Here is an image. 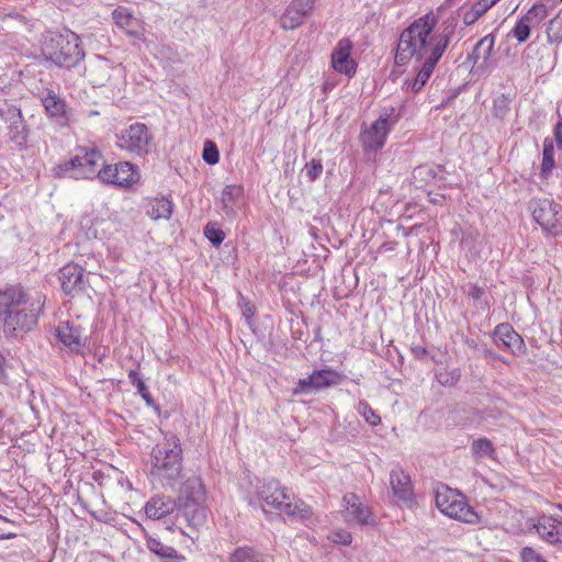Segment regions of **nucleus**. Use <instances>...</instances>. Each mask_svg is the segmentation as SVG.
<instances>
[{"instance_id": "7", "label": "nucleus", "mask_w": 562, "mask_h": 562, "mask_svg": "<svg viewBox=\"0 0 562 562\" xmlns=\"http://www.w3.org/2000/svg\"><path fill=\"white\" fill-rule=\"evenodd\" d=\"M435 502L437 508L446 516L465 524L485 522L482 514L471 507L465 498L454 491L443 487L436 492Z\"/></svg>"}, {"instance_id": "26", "label": "nucleus", "mask_w": 562, "mask_h": 562, "mask_svg": "<svg viewBox=\"0 0 562 562\" xmlns=\"http://www.w3.org/2000/svg\"><path fill=\"white\" fill-rule=\"evenodd\" d=\"M177 501L168 496H156L150 498L145 505V514L148 518L158 520L176 508Z\"/></svg>"}, {"instance_id": "31", "label": "nucleus", "mask_w": 562, "mask_h": 562, "mask_svg": "<svg viewBox=\"0 0 562 562\" xmlns=\"http://www.w3.org/2000/svg\"><path fill=\"white\" fill-rule=\"evenodd\" d=\"M228 562H263V555L252 547H238L231 553Z\"/></svg>"}, {"instance_id": "14", "label": "nucleus", "mask_w": 562, "mask_h": 562, "mask_svg": "<svg viewBox=\"0 0 562 562\" xmlns=\"http://www.w3.org/2000/svg\"><path fill=\"white\" fill-rule=\"evenodd\" d=\"M495 44V35L490 33L482 37L473 47L468 60L476 66L477 71H491L495 67V60L492 58Z\"/></svg>"}, {"instance_id": "9", "label": "nucleus", "mask_w": 562, "mask_h": 562, "mask_svg": "<svg viewBox=\"0 0 562 562\" xmlns=\"http://www.w3.org/2000/svg\"><path fill=\"white\" fill-rule=\"evenodd\" d=\"M394 108L384 109V112L369 127L361 130L359 140L366 154L381 149L386 142V136L398 122V114Z\"/></svg>"}, {"instance_id": "4", "label": "nucleus", "mask_w": 562, "mask_h": 562, "mask_svg": "<svg viewBox=\"0 0 562 562\" xmlns=\"http://www.w3.org/2000/svg\"><path fill=\"white\" fill-rule=\"evenodd\" d=\"M43 53L47 60L67 69L77 67L85 57L79 36L70 31L50 34L44 43Z\"/></svg>"}, {"instance_id": "19", "label": "nucleus", "mask_w": 562, "mask_h": 562, "mask_svg": "<svg viewBox=\"0 0 562 562\" xmlns=\"http://www.w3.org/2000/svg\"><path fill=\"white\" fill-rule=\"evenodd\" d=\"M315 0H293L280 19L281 27L293 30L300 26L314 9Z\"/></svg>"}, {"instance_id": "11", "label": "nucleus", "mask_w": 562, "mask_h": 562, "mask_svg": "<svg viewBox=\"0 0 562 562\" xmlns=\"http://www.w3.org/2000/svg\"><path fill=\"white\" fill-rule=\"evenodd\" d=\"M41 103L48 120L58 128L69 127L74 121L72 109L65 98L53 89H45L41 93Z\"/></svg>"}, {"instance_id": "51", "label": "nucleus", "mask_w": 562, "mask_h": 562, "mask_svg": "<svg viewBox=\"0 0 562 562\" xmlns=\"http://www.w3.org/2000/svg\"><path fill=\"white\" fill-rule=\"evenodd\" d=\"M128 380L136 387L139 383H144V380L138 371L130 370L128 371Z\"/></svg>"}, {"instance_id": "25", "label": "nucleus", "mask_w": 562, "mask_h": 562, "mask_svg": "<svg viewBox=\"0 0 562 562\" xmlns=\"http://www.w3.org/2000/svg\"><path fill=\"white\" fill-rule=\"evenodd\" d=\"M177 501L205 502V487L199 476H190L181 483Z\"/></svg>"}, {"instance_id": "13", "label": "nucleus", "mask_w": 562, "mask_h": 562, "mask_svg": "<svg viewBox=\"0 0 562 562\" xmlns=\"http://www.w3.org/2000/svg\"><path fill=\"white\" fill-rule=\"evenodd\" d=\"M99 179L109 184L126 188L138 181L139 173L137 167L128 161L103 164L99 170Z\"/></svg>"}, {"instance_id": "45", "label": "nucleus", "mask_w": 562, "mask_h": 562, "mask_svg": "<svg viewBox=\"0 0 562 562\" xmlns=\"http://www.w3.org/2000/svg\"><path fill=\"white\" fill-rule=\"evenodd\" d=\"M238 305L240 306L243 311V315L246 319H250L255 315V307L254 305L246 300L243 295H240Z\"/></svg>"}, {"instance_id": "12", "label": "nucleus", "mask_w": 562, "mask_h": 562, "mask_svg": "<svg viewBox=\"0 0 562 562\" xmlns=\"http://www.w3.org/2000/svg\"><path fill=\"white\" fill-rule=\"evenodd\" d=\"M342 380L344 375L341 373L329 367H326L324 369L313 371L308 376L304 379H300L293 389V394H310L312 392L338 385Z\"/></svg>"}, {"instance_id": "2", "label": "nucleus", "mask_w": 562, "mask_h": 562, "mask_svg": "<svg viewBox=\"0 0 562 562\" xmlns=\"http://www.w3.org/2000/svg\"><path fill=\"white\" fill-rule=\"evenodd\" d=\"M44 306L41 294L32 293L22 285L0 290V323L8 338L32 330Z\"/></svg>"}, {"instance_id": "42", "label": "nucleus", "mask_w": 562, "mask_h": 562, "mask_svg": "<svg viewBox=\"0 0 562 562\" xmlns=\"http://www.w3.org/2000/svg\"><path fill=\"white\" fill-rule=\"evenodd\" d=\"M328 538L334 543H340L344 546H349L352 541L351 533L342 529L331 531Z\"/></svg>"}, {"instance_id": "40", "label": "nucleus", "mask_w": 562, "mask_h": 562, "mask_svg": "<svg viewBox=\"0 0 562 562\" xmlns=\"http://www.w3.org/2000/svg\"><path fill=\"white\" fill-rule=\"evenodd\" d=\"M306 176L310 181H315L318 179L323 172V164L321 159H312L310 162L305 165Z\"/></svg>"}, {"instance_id": "41", "label": "nucleus", "mask_w": 562, "mask_h": 562, "mask_svg": "<svg viewBox=\"0 0 562 562\" xmlns=\"http://www.w3.org/2000/svg\"><path fill=\"white\" fill-rule=\"evenodd\" d=\"M520 562H548L531 547H524L519 552Z\"/></svg>"}, {"instance_id": "5", "label": "nucleus", "mask_w": 562, "mask_h": 562, "mask_svg": "<svg viewBox=\"0 0 562 562\" xmlns=\"http://www.w3.org/2000/svg\"><path fill=\"white\" fill-rule=\"evenodd\" d=\"M103 162V155L99 149L79 147L77 154L60 162L55 171L58 177L63 178L94 179L99 178V170Z\"/></svg>"}, {"instance_id": "8", "label": "nucleus", "mask_w": 562, "mask_h": 562, "mask_svg": "<svg viewBox=\"0 0 562 562\" xmlns=\"http://www.w3.org/2000/svg\"><path fill=\"white\" fill-rule=\"evenodd\" d=\"M116 146L131 155L145 157L154 147V135L144 123H133L116 134Z\"/></svg>"}, {"instance_id": "48", "label": "nucleus", "mask_w": 562, "mask_h": 562, "mask_svg": "<svg viewBox=\"0 0 562 562\" xmlns=\"http://www.w3.org/2000/svg\"><path fill=\"white\" fill-rule=\"evenodd\" d=\"M484 292L485 291L482 286H479L477 284H471L468 295L472 300L477 301L483 296Z\"/></svg>"}, {"instance_id": "18", "label": "nucleus", "mask_w": 562, "mask_h": 562, "mask_svg": "<svg viewBox=\"0 0 562 562\" xmlns=\"http://www.w3.org/2000/svg\"><path fill=\"white\" fill-rule=\"evenodd\" d=\"M344 510L342 515L347 522H356L362 526L373 524L372 513L366 505L362 504L360 498L353 494L348 493L342 497Z\"/></svg>"}, {"instance_id": "29", "label": "nucleus", "mask_w": 562, "mask_h": 562, "mask_svg": "<svg viewBox=\"0 0 562 562\" xmlns=\"http://www.w3.org/2000/svg\"><path fill=\"white\" fill-rule=\"evenodd\" d=\"M555 168L553 139L546 137L543 140L542 162L540 166V178L548 180Z\"/></svg>"}, {"instance_id": "46", "label": "nucleus", "mask_w": 562, "mask_h": 562, "mask_svg": "<svg viewBox=\"0 0 562 562\" xmlns=\"http://www.w3.org/2000/svg\"><path fill=\"white\" fill-rule=\"evenodd\" d=\"M498 0H476L473 5L475 7L476 13L484 14L490 8H492Z\"/></svg>"}, {"instance_id": "44", "label": "nucleus", "mask_w": 562, "mask_h": 562, "mask_svg": "<svg viewBox=\"0 0 562 562\" xmlns=\"http://www.w3.org/2000/svg\"><path fill=\"white\" fill-rule=\"evenodd\" d=\"M137 393L142 396V398L146 402L148 406L156 407V403L154 397L151 396L148 387L146 386L145 382L139 383L138 386H136Z\"/></svg>"}, {"instance_id": "24", "label": "nucleus", "mask_w": 562, "mask_h": 562, "mask_svg": "<svg viewBox=\"0 0 562 562\" xmlns=\"http://www.w3.org/2000/svg\"><path fill=\"white\" fill-rule=\"evenodd\" d=\"M537 533L551 544L562 542V520L543 516L535 525Z\"/></svg>"}, {"instance_id": "47", "label": "nucleus", "mask_w": 562, "mask_h": 562, "mask_svg": "<svg viewBox=\"0 0 562 562\" xmlns=\"http://www.w3.org/2000/svg\"><path fill=\"white\" fill-rule=\"evenodd\" d=\"M411 351H412V355L414 356V358H416L418 360L425 359L426 356L428 355L427 348L424 346H420V345L412 346Z\"/></svg>"}, {"instance_id": "55", "label": "nucleus", "mask_w": 562, "mask_h": 562, "mask_svg": "<svg viewBox=\"0 0 562 562\" xmlns=\"http://www.w3.org/2000/svg\"><path fill=\"white\" fill-rule=\"evenodd\" d=\"M557 508H559L562 512V503L555 505Z\"/></svg>"}, {"instance_id": "22", "label": "nucleus", "mask_w": 562, "mask_h": 562, "mask_svg": "<svg viewBox=\"0 0 562 562\" xmlns=\"http://www.w3.org/2000/svg\"><path fill=\"white\" fill-rule=\"evenodd\" d=\"M178 515H181L189 526L198 528L206 520L204 502L177 501Z\"/></svg>"}, {"instance_id": "30", "label": "nucleus", "mask_w": 562, "mask_h": 562, "mask_svg": "<svg viewBox=\"0 0 562 562\" xmlns=\"http://www.w3.org/2000/svg\"><path fill=\"white\" fill-rule=\"evenodd\" d=\"M243 193V189L236 184H227L222 191V209L227 214L231 215L234 213V205L237 199L240 198Z\"/></svg>"}, {"instance_id": "32", "label": "nucleus", "mask_w": 562, "mask_h": 562, "mask_svg": "<svg viewBox=\"0 0 562 562\" xmlns=\"http://www.w3.org/2000/svg\"><path fill=\"white\" fill-rule=\"evenodd\" d=\"M510 334H516L513 326L508 323L498 324L493 330L494 342L498 348L506 349L512 341Z\"/></svg>"}, {"instance_id": "3", "label": "nucleus", "mask_w": 562, "mask_h": 562, "mask_svg": "<svg viewBox=\"0 0 562 562\" xmlns=\"http://www.w3.org/2000/svg\"><path fill=\"white\" fill-rule=\"evenodd\" d=\"M182 471V447L180 439L168 434L155 445L150 452L149 475L165 486L175 487Z\"/></svg>"}, {"instance_id": "15", "label": "nucleus", "mask_w": 562, "mask_h": 562, "mask_svg": "<svg viewBox=\"0 0 562 562\" xmlns=\"http://www.w3.org/2000/svg\"><path fill=\"white\" fill-rule=\"evenodd\" d=\"M60 288L66 295H76L87 286L85 269L77 263H67L58 272Z\"/></svg>"}, {"instance_id": "34", "label": "nucleus", "mask_w": 562, "mask_h": 562, "mask_svg": "<svg viewBox=\"0 0 562 562\" xmlns=\"http://www.w3.org/2000/svg\"><path fill=\"white\" fill-rule=\"evenodd\" d=\"M547 15V7L543 3H536L525 13L522 18L525 21L530 22L531 25H537L542 22Z\"/></svg>"}, {"instance_id": "17", "label": "nucleus", "mask_w": 562, "mask_h": 562, "mask_svg": "<svg viewBox=\"0 0 562 562\" xmlns=\"http://www.w3.org/2000/svg\"><path fill=\"white\" fill-rule=\"evenodd\" d=\"M0 116L9 123L11 140L19 147L25 146L29 138V128L23 120L21 110L11 105L0 110Z\"/></svg>"}, {"instance_id": "23", "label": "nucleus", "mask_w": 562, "mask_h": 562, "mask_svg": "<svg viewBox=\"0 0 562 562\" xmlns=\"http://www.w3.org/2000/svg\"><path fill=\"white\" fill-rule=\"evenodd\" d=\"M112 65L101 56H97L90 61L89 67L85 68V76L93 87H103L111 78Z\"/></svg>"}, {"instance_id": "6", "label": "nucleus", "mask_w": 562, "mask_h": 562, "mask_svg": "<svg viewBox=\"0 0 562 562\" xmlns=\"http://www.w3.org/2000/svg\"><path fill=\"white\" fill-rule=\"evenodd\" d=\"M258 495L262 501L288 516L299 517L300 519H307L312 512L308 505L302 501L291 502V495L281 487L279 481L270 480L263 482L258 487Z\"/></svg>"}, {"instance_id": "53", "label": "nucleus", "mask_w": 562, "mask_h": 562, "mask_svg": "<svg viewBox=\"0 0 562 562\" xmlns=\"http://www.w3.org/2000/svg\"><path fill=\"white\" fill-rule=\"evenodd\" d=\"M482 353H483V356H484V357H486V358H493V359H495V358H496V355L493 352V350H491V349H488V348H484V349L482 350Z\"/></svg>"}, {"instance_id": "56", "label": "nucleus", "mask_w": 562, "mask_h": 562, "mask_svg": "<svg viewBox=\"0 0 562 562\" xmlns=\"http://www.w3.org/2000/svg\"><path fill=\"white\" fill-rule=\"evenodd\" d=\"M326 89H329V86H327V83H325V86H324V90H326Z\"/></svg>"}, {"instance_id": "27", "label": "nucleus", "mask_w": 562, "mask_h": 562, "mask_svg": "<svg viewBox=\"0 0 562 562\" xmlns=\"http://www.w3.org/2000/svg\"><path fill=\"white\" fill-rule=\"evenodd\" d=\"M146 547L162 562H175L184 559L173 547L167 546L151 536L146 538Z\"/></svg>"}, {"instance_id": "49", "label": "nucleus", "mask_w": 562, "mask_h": 562, "mask_svg": "<svg viewBox=\"0 0 562 562\" xmlns=\"http://www.w3.org/2000/svg\"><path fill=\"white\" fill-rule=\"evenodd\" d=\"M482 15L476 13L475 7L472 4L471 10L464 13L463 20L465 24H472Z\"/></svg>"}, {"instance_id": "38", "label": "nucleus", "mask_w": 562, "mask_h": 562, "mask_svg": "<svg viewBox=\"0 0 562 562\" xmlns=\"http://www.w3.org/2000/svg\"><path fill=\"white\" fill-rule=\"evenodd\" d=\"M202 158L207 165H215L220 160V151L212 140H205L203 146Z\"/></svg>"}, {"instance_id": "35", "label": "nucleus", "mask_w": 562, "mask_h": 562, "mask_svg": "<svg viewBox=\"0 0 562 562\" xmlns=\"http://www.w3.org/2000/svg\"><path fill=\"white\" fill-rule=\"evenodd\" d=\"M357 413L362 416L366 422L371 426H376L381 423L380 416L372 409L366 401H360L357 405Z\"/></svg>"}, {"instance_id": "54", "label": "nucleus", "mask_w": 562, "mask_h": 562, "mask_svg": "<svg viewBox=\"0 0 562 562\" xmlns=\"http://www.w3.org/2000/svg\"><path fill=\"white\" fill-rule=\"evenodd\" d=\"M465 344L470 348H473V349L477 348V344L474 339L467 338Z\"/></svg>"}, {"instance_id": "20", "label": "nucleus", "mask_w": 562, "mask_h": 562, "mask_svg": "<svg viewBox=\"0 0 562 562\" xmlns=\"http://www.w3.org/2000/svg\"><path fill=\"white\" fill-rule=\"evenodd\" d=\"M58 340L71 352L81 353L86 345V338L82 337L80 326H75L70 322H63L56 328Z\"/></svg>"}, {"instance_id": "33", "label": "nucleus", "mask_w": 562, "mask_h": 562, "mask_svg": "<svg viewBox=\"0 0 562 562\" xmlns=\"http://www.w3.org/2000/svg\"><path fill=\"white\" fill-rule=\"evenodd\" d=\"M471 450L475 458L482 459L485 457H491L494 452V447L492 441L484 437L474 440L472 442Z\"/></svg>"}, {"instance_id": "39", "label": "nucleus", "mask_w": 562, "mask_h": 562, "mask_svg": "<svg viewBox=\"0 0 562 562\" xmlns=\"http://www.w3.org/2000/svg\"><path fill=\"white\" fill-rule=\"evenodd\" d=\"M510 336L512 341L509 342L507 350H509L514 356L525 355L527 352V347L522 337L518 333L510 334Z\"/></svg>"}, {"instance_id": "21", "label": "nucleus", "mask_w": 562, "mask_h": 562, "mask_svg": "<svg viewBox=\"0 0 562 562\" xmlns=\"http://www.w3.org/2000/svg\"><path fill=\"white\" fill-rule=\"evenodd\" d=\"M351 43L349 40H340L337 47L331 54V66L333 68L351 77L356 74V63L350 57Z\"/></svg>"}, {"instance_id": "1", "label": "nucleus", "mask_w": 562, "mask_h": 562, "mask_svg": "<svg viewBox=\"0 0 562 562\" xmlns=\"http://www.w3.org/2000/svg\"><path fill=\"white\" fill-rule=\"evenodd\" d=\"M437 22L434 14H425L406 27L398 38L395 53L396 65H406L413 58L419 64L415 67L417 74L414 80L405 81L407 89L415 93L420 91L429 80L453 33L449 27L441 33H434Z\"/></svg>"}, {"instance_id": "43", "label": "nucleus", "mask_w": 562, "mask_h": 562, "mask_svg": "<svg viewBox=\"0 0 562 562\" xmlns=\"http://www.w3.org/2000/svg\"><path fill=\"white\" fill-rule=\"evenodd\" d=\"M562 22L558 19H551L548 23L547 34L550 42H558L562 38V35L559 33H554V29H559Z\"/></svg>"}, {"instance_id": "52", "label": "nucleus", "mask_w": 562, "mask_h": 562, "mask_svg": "<svg viewBox=\"0 0 562 562\" xmlns=\"http://www.w3.org/2000/svg\"><path fill=\"white\" fill-rule=\"evenodd\" d=\"M414 172H415V173H418V175H423V173H425V172H426V173H428V175H430V173H432V170H431V168H429V167H427V166H419V167H417V168L415 169V171H414Z\"/></svg>"}, {"instance_id": "57", "label": "nucleus", "mask_w": 562, "mask_h": 562, "mask_svg": "<svg viewBox=\"0 0 562 562\" xmlns=\"http://www.w3.org/2000/svg\"><path fill=\"white\" fill-rule=\"evenodd\" d=\"M326 89H329V86H327V83H325V86H324V90H326Z\"/></svg>"}, {"instance_id": "37", "label": "nucleus", "mask_w": 562, "mask_h": 562, "mask_svg": "<svg viewBox=\"0 0 562 562\" xmlns=\"http://www.w3.org/2000/svg\"><path fill=\"white\" fill-rule=\"evenodd\" d=\"M530 22L525 21V19L521 18L516 22L515 26L512 30V34L519 43H525L530 36Z\"/></svg>"}, {"instance_id": "10", "label": "nucleus", "mask_w": 562, "mask_h": 562, "mask_svg": "<svg viewBox=\"0 0 562 562\" xmlns=\"http://www.w3.org/2000/svg\"><path fill=\"white\" fill-rule=\"evenodd\" d=\"M528 210L543 232L552 236L562 235V205L550 199L533 198Z\"/></svg>"}, {"instance_id": "28", "label": "nucleus", "mask_w": 562, "mask_h": 562, "mask_svg": "<svg viewBox=\"0 0 562 562\" xmlns=\"http://www.w3.org/2000/svg\"><path fill=\"white\" fill-rule=\"evenodd\" d=\"M173 212V203L170 198L160 196L149 201L146 214L155 220H169Z\"/></svg>"}, {"instance_id": "16", "label": "nucleus", "mask_w": 562, "mask_h": 562, "mask_svg": "<svg viewBox=\"0 0 562 562\" xmlns=\"http://www.w3.org/2000/svg\"><path fill=\"white\" fill-rule=\"evenodd\" d=\"M390 486L397 504H404L409 507L414 504L412 480L402 468L396 467L391 470Z\"/></svg>"}, {"instance_id": "50", "label": "nucleus", "mask_w": 562, "mask_h": 562, "mask_svg": "<svg viewBox=\"0 0 562 562\" xmlns=\"http://www.w3.org/2000/svg\"><path fill=\"white\" fill-rule=\"evenodd\" d=\"M553 135H554L553 142H555L558 148L561 149L562 148V122L561 121L554 125Z\"/></svg>"}, {"instance_id": "36", "label": "nucleus", "mask_w": 562, "mask_h": 562, "mask_svg": "<svg viewBox=\"0 0 562 562\" xmlns=\"http://www.w3.org/2000/svg\"><path fill=\"white\" fill-rule=\"evenodd\" d=\"M204 235L210 243L216 247H218L225 238V234L217 223H207L204 227Z\"/></svg>"}]
</instances>
